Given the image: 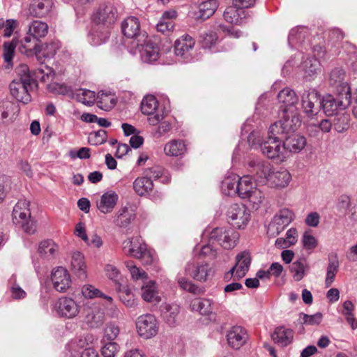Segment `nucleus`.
<instances>
[{
    "label": "nucleus",
    "mask_w": 357,
    "mask_h": 357,
    "mask_svg": "<svg viewBox=\"0 0 357 357\" xmlns=\"http://www.w3.org/2000/svg\"><path fill=\"white\" fill-rule=\"evenodd\" d=\"M201 43L204 49H210L216 43L218 36L215 32H204L201 34Z\"/></svg>",
    "instance_id": "obj_58"
},
{
    "label": "nucleus",
    "mask_w": 357,
    "mask_h": 357,
    "mask_svg": "<svg viewBox=\"0 0 357 357\" xmlns=\"http://www.w3.org/2000/svg\"><path fill=\"white\" fill-rule=\"evenodd\" d=\"M282 138L280 135H272L268 130V136L258 143L262 154L276 162L285 161L289 158V154L284 146Z\"/></svg>",
    "instance_id": "obj_3"
},
{
    "label": "nucleus",
    "mask_w": 357,
    "mask_h": 357,
    "mask_svg": "<svg viewBox=\"0 0 357 357\" xmlns=\"http://www.w3.org/2000/svg\"><path fill=\"white\" fill-rule=\"evenodd\" d=\"M161 311L165 321L169 325H174L177 321L180 307L174 303H165L161 306Z\"/></svg>",
    "instance_id": "obj_40"
},
{
    "label": "nucleus",
    "mask_w": 357,
    "mask_h": 357,
    "mask_svg": "<svg viewBox=\"0 0 357 357\" xmlns=\"http://www.w3.org/2000/svg\"><path fill=\"white\" fill-rule=\"evenodd\" d=\"M38 60L40 63V67L33 71V77H31L36 82L37 79L46 82L52 80L54 76V70L47 65H43V62L40 61V58Z\"/></svg>",
    "instance_id": "obj_42"
},
{
    "label": "nucleus",
    "mask_w": 357,
    "mask_h": 357,
    "mask_svg": "<svg viewBox=\"0 0 357 357\" xmlns=\"http://www.w3.org/2000/svg\"><path fill=\"white\" fill-rule=\"evenodd\" d=\"M323 315L321 312H317L312 315H308L301 312L299 314V321L301 324L318 325L322 320Z\"/></svg>",
    "instance_id": "obj_56"
},
{
    "label": "nucleus",
    "mask_w": 357,
    "mask_h": 357,
    "mask_svg": "<svg viewBox=\"0 0 357 357\" xmlns=\"http://www.w3.org/2000/svg\"><path fill=\"white\" fill-rule=\"evenodd\" d=\"M29 203L25 199L20 200L13 211V221L22 228L24 232L33 234L36 231V223L31 219Z\"/></svg>",
    "instance_id": "obj_4"
},
{
    "label": "nucleus",
    "mask_w": 357,
    "mask_h": 357,
    "mask_svg": "<svg viewBox=\"0 0 357 357\" xmlns=\"http://www.w3.org/2000/svg\"><path fill=\"white\" fill-rule=\"evenodd\" d=\"M328 83L338 94L351 95L350 87L346 79V73L342 68H335L331 70Z\"/></svg>",
    "instance_id": "obj_16"
},
{
    "label": "nucleus",
    "mask_w": 357,
    "mask_h": 357,
    "mask_svg": "<svg viewBox=\"0 0 357 357\" xmlns=\"http://www.w3.org/2000/svg\"><path fill=\"white\" fill-rule=\"evenodd\" d=\"M301 68L304 73V77L310 81L320 72V63L317 59L310 57L303 62Z\"/></svg>",
    "instance_id": "obj_35"
},
{
    "label": "nucleus",
    "mask_w": 357,
    "mask_h": 357,
    "mask_svg": "<svg viewBox=\"0 0 357 357\" xmlns=\"http://www.w3.org/2000/svg\"><path fill=\"white\" fill-rule=\"evenodd\" d=\"M282 113L281 119L272 124L268 130L272 135L284 137L297 129L301 124V121L298 116L294 112L284 109Z\"/></svg>",
    "instance_id": "obj_5"
},
{
    "label": "nucleus",
    "mask_w": 357,
    "mask_h": 357,
    "mask_svg": "<svg viewBox=\"0 0 357 357\" xmlns=\"http://www.w3.org/2000/svg\"><path fill=\"white\" fill-rule=\"evenodd\" d=\"M82 295L86 298H102L109 303L112 302V298L105 295L98 289L91 284L84 285L82 289Z\"/></svg>",
    "instance_id": "obj_50"
},
{
    "label": "nucleus",
    "mask_w": 357,
    "mask_h": 357,
    "mask_svg": "<svg viewBox=\"0 0 357 357\" xmlns=\"http://www.w3.org/2000/svg\"><path fill=\"white\" fill-rule=\"evenodd\" d=\"M271 338L275 343L282 347H286L291 342L294 338V331L291 329L285 328L284 326H279L272 333Z\"/></svg>",
    "instance_id": "obj_33"
},
{
    "label": "nucleus",
    "mask_w": 357,
    "mask_h": 357,
    "mask_svg": "<svg viewBox=\"0 0 357 357\" xmlns=\"http://www.w3.org/2000/svg\"><path fill=\"white\" fill-rule=\"evenodd\" d=\"M351 95L338 94L336 97L327 95L321 99V108L327 116H333L343 112L351 104Z\"/></svg>",
    "instance_id": "obj_6"
},
{
    "label": "nucleus",
    "mask_w": 357,
    "mask_h": 357,
    "mask_svg": "<svg viewBox=\"0 0 357 357\" xmlns=\"http://www.w3.org/2000/svg\"><path fill=\"white\" fill-rule=\"evenodd\" d=\"M146 38H145L144 40H141V41L137 42L132 46L130 52L132 54L139 52L144 63H152L159 58V48L152 42L147 41Z\"/></svg>",
    "instance_id": "obj_10"
},
{
    "label": "nucleus",
    "mask_w": 357,
    "mask_h": 357,
    "mask_svg": "<svg viewBox=\"0 0 357 357\" xmlns=\"http://www.w3.org/2000/svg\"><path fill=\"white\" fill-rule=\"evenodd\" d=\"M340 263L337 254L330 255L328 256V264L326 269V276L325 279V285L329 287L333 283L336 273L338 271Z\"/></svg>",
    "instance_id": "obj_37"
},
{
    "label": "nucleus",
    "mask_w": 357,
    "mask_h": 357,
    "mask_svg": "<svg viewBox=\"0 0 357 357\" xmlns=\"http://www.w3.org/2000/svg\"><path fill=\"white\" fill-rule=\"evenodd\" d=\"M119 351V346L114 342L105 343L101 348V354L104 357H114Z\"/></svg>",
    "instance_id": "obj_62"
},
{
    "label": "nucleus",
    "mask_w": 357,
    "mask_h": 357,
    "mask_svg": "<svg viewBox=\"0 0 357 357\" xmlns=\"http://www.w3.org/2000/svg\"><path fill=\"white\" fill-rule=\"evenodd\" d=\"M133 188L139 195L142 196L153 190V183L152 180H135Z\"/></svg>",
    "instance_id": "obj_51"
},
{
    "label": "nucleus",
    "mask_w": 357,
    "mask_h": 357,
    "mask_svg": "<svg viewBox=\"0 0 357 357\" xmlns=\"http://www.w3.org/2000/svg\"><path fill=\"white\" fill-rule=\"evenodd\" d=\"M57 314L68 319L75 317L79 312V306L72 298L68 297L60 298L55 304Z\"/></svg>",
    "instance_id": "obj_19"
},
{
    "label": "nucleus",
    "mask_w": 357,
    "mask_h": 357,
    "mask_svg": "<svg viewBox=\"0 0 357 357\" xmlns=\"http://www.w3.org/2000/svg\"><path fill=\"white\" fill-rule=\"evenodd\" d=\"M226 337L228 345L231 348L238 350L247 342L248 334L243 327L234 326L227 330Z\"/></svg>",
    "instance_id": "obj_17"
},
{
    "label": "nucleus",
    "mask_w": 357,
    "mask_h": 357,
    "mask_svg": "<svg viewBox=\"0 0 357 357\" xmlns=\"http://www.w3.org/2000/svg\"><path fill=\"white\" fill-rule=\"evenodd\" d=\"M52 6L51 0H34L29 7V13L33 17H41L49 13Z\"/></svg>",
    "instance_id": "obj_32"
},
{
    "label": "nucleus",
    "mask_w": 357,
    "mask_h": 357,
    "mask_svg": "<svg viewBox=\"0 0 357 357\" xmlns=\"http://www.w3.org/2000/svg\"><path fill=\"white\" fill-rule=\"evenodd\" d=\"M125 265L126 268L130 271L132 279L134 280H147L148 275L147 273L137 268L132 261H125Z\"/></svg>",
    "instance_id": "obj_54"
},
{
    "label": "nucleus",
    "mask_w": 357,
    "mask_h": 357,
    "mask_svg": "<svg viewBox=\"0 0 357 357\" xmlns=\"http://www.w3.org/2000/svg\"><path fill=\"white\" fill-rule=\"evenodd\" d=\"M249 174L247 175H227L225 178H268L274 177V178H289L290 174L284 169L275 172L273 171L271 165L267 161H252L248 165Z\"/></svg>",
    "instance_id": "obj_2"
},
{
    "label": "nucleus",
    "mask_w": 357,
    "mask_h": 357,
    "mask_svg": "<svg viewBox=\"0 0 357 357\" xmlns=\"http://www.w3.org/2000/svg\"><path fill=\"white\" fill-rule=\"evenodd\" d=\"M161 177L167 178L168 175L166 174L162 167L154 166L146 170L145 175L142 178H160Z\"/></svg>",
    "instance_id": "obj_61"
},
{
    "label": "nucleus",
    "mask_w": 357,
    "mask_h": 357,
    "mask_svg": "<svg viewBox=\"0 0 357 357\" xmlns=\"http://www.w3.org/2000/svg\"><path fill=\"white\" fill-rule=\"evenodd\" d=\"M135 214L130 211L127 206L122 208L116 214L114 222L119 227L126 228L135 219Z\"/></svg>",
    "instance_id": "obj_39"
},
{
    "label": "nucleus",
    "mask_w": 357,
    "mask_h": 357,
    "mask_svg": "<svg viewBox=\"0 0 357 357\" xmlns=\"http://www.w3.org/2000/svg\"><path fill=\"white\" fill-rule=\"evenodd\" d=\"M18 77L9 85L11 96L17 101L27 104L31 100L30 91L37 84L29 73L26 65H21L17 68Z\"/></svg>",
    "instance_id": "obj_1"
},
{
    "label": "nucleus",
    "mask_w": 357,
    "mask_h": 357,
    "mask_svg": "<svg viewBox=\"0 0 357 357\" xmlns=\"http://www.w3.org/2000/svg\"><path fill=\"white\" fill-rule=\"evenodd\" d=\"M123 250L126 255L143 259L144 263L149 264L152 261L151 253L148 251L146 245L140 237H132L127 238L123 242Z\"/></svg>",
    "instance_id": "obj_7"
},
{
    "label": "nucleus",
    "mask_w": 357,
    "mask_h": 357,
    "mask_svg": "<svg viewBox=\"0 0 357 357\" xmlns=\"http://www.w3.org/2000/svg\"><path fill=\"white\" fill-rule=\"evenodd\" d=\"M218 7V3L216 0L203 1L192 12L193 17L197 20H206L214 14Z\"/></svg>",
    "instance_id": "obj_22"
},
{
    "label": "nucleus",
    "mask_w": 357,
    "mask_h": 357,
    "mask_svg": "<svg viewBox=\"0 0 357 357\" xmlns=\"http://www.w3.org/2000/svg\"><path fill=\"white\" fill-rule=\"evenodd\" d=\"M239 238L238 232L233 229L215 228L209 235V243H217L223 248L229 250L234 248Z\"/></svg>",
    "instance_id": "obj_8"
},
{
    "label": "nucleus",
    "mask_w": 357,
    "mask_h": 357,
    "mask_svg": "<svg viewBox=\"0 0 357 357\" xmlns=\"http://www.w3.org/2000/svg\"><path fill=\"white\" fill-rule=\"evenodd\" d=\"M309 269L310 266L305 258H300L294 261L290 266V271L296 281H301Z\"/></svg>",
    "instance_id": "obj_41"
},
{
    "label": "nucleus",
    "mask_w": 357,
    "mask_h": 357,
    "mask_svg": "<svg viewBox=\"0 0 357 357\" xmlns=\"http://www.w3.org/2000/svg\"><path fill=\"white\" fill-rule=\"evenodd\" d=\"M16 46L17 42L15 40H13L11 43H5L3 45V56L8 68L13 66L12 61L14 56L15 48Z\"/></svg>",
    "instance_id": "obj_53"
},
{
    "label": "nucleus",
    "mask_w": 357,
    "mask_h": 357,
    "mask_svg": "<svg viewBox=\"0 0 357 357\" xmlns=\"http://www.w3.org/2000/svg\"><path fill=\"white\" fill-rule=\"evenodd\" d=\"M141 291L142 298L145 301L154 303H158L160 302L161 298L158 295L156 284L155 282L152 280L149 281L146 284L142 285Z\"/></svg>",
    "instance_id": "obj_34"
},
{
    "label": "nucleus",
    "mask_w": 357,
    "mask_h": 357,
    "mask_svg": "<svg viewBox=\"0 0 357 357\" xmlns=\"http://www.w3.org/2000/svg\"><path fill=\"white\" fill-rule=\"evenodd\" d=\"M195 44V41L192 37L188 34L183 35L174 43L175 54L186 62L190 61V51L192 50Z\"/></svg>",
    "instance_id": "obj_21"
},
{
    "label": "nucleus",
    "mask_w": 357,
    "mask_h": 357,
    "mask_svg": "<svg viewBox=\"0 0 357 357\" xmlns=\"http://www.w3.org/2000/svg\"><path fill=\"white\" fill-rule=\"evenodd\" d=\"M164 153L167 156L183 157L187 153V145L183 139H172L165 144Z\"/></svg>",
    "instance_id": "obj_27"
},
{
    "label": "nucleus",
    "mask_w": 357,
    "mask_h": 357,
    "mask_svg": "<svg viewBox=\"0 0 357 357\" xmlns=\"http://www.w3.org/2000/svg\"><path fill=\"white\" fill-rule=\"evenodd\" d=\"M158 108V102L153 96H145L141 102L142 112L149 116L148 122L151 126H156L164 119L163 112L157 111Z\"/></svg>",
    "instance_id": "obj_12"
},
{
    "label": "nucleus",
    "mask_w": 357,
    "mask_h": 357,
    "mask_svg": "<svg viewBox=\"0 0 357 357\" xmlns=\"http://www.w3.org/2000/svg\"><path fill=\"white\" fill-rule=\"evenodd\" d=\"M119 332L120 330L118 326L113 323H109L104 328L103 338L109 342H113L118 337Z\"/></svg>",
    "instance_id": "obj_63"
},
{
    "label": "nucleus",
    "mask_w": 357,
    "mask_h": 357,
    "mask_svg": "<svg viewBox=\"0 0 357 357\" xmlns=\"http://www.w3.org/2000/svg\"><path fill=\"white\" fill-rule=\"evenodd\" d=\"M278 99L286 106H294L298 102V97L295 91L289 88L281 90L278 95Z\"/></svg>",
    "instance_id": "obj_48"
},
{
    "label": "nucleus",
    "mask_w": 357,
    "mask_h": 357,
    "mask_svg": "<svg viewBox=\"0 0 357 357\" xmlns=\"http://www.w3.org/2000/svg\"><path fill=\"white\" fill-rule=\"evenodd\" d=\"M98 107L105 111L111 109L116 103L114 94L110 92L101 91L97 96Z\"/></svg>",
    "instance_id": "obj_45"
},
{
    "label": "nucleus",
    "mask_w": 357,
    "mask_h": 357,
    "mask_svg": "<svg viewBox=\"0 0 357 357\" xmlns=\"http://www.w3.org/2000/svg\"><path fill=\"white\" fill-rule=\"evenodd\" d=\"M49 26L47 23L40 21L33 20L28 27V33L37 38L38 40L44 38L48 33Z\"/></svg>",
    "instance_id": "obj_43"
},
{
    "label": "nucleus",
    "mask_w": 357,
    "mask_h": 357,
    "mask_svg": "<svg viewBox=\"0 0 357 357\" xmlns=\"http://www.w3.org/2000/svg\"><path fill=\"white\" fill-rule=\"evenodd\" d=\"M136 325L139 335L146 339L155 336L158 331L157 320L151 314L139 317Z\"/></svg>",
    "instance_id": "obj_15"
},
{
    "label": "nucleus",
    "mask_w": 357,
    "mask_h": 357,
    "mask_svg": "<svg viewBox=\"0 0 357 357\" xmlns=\"http://www.w3.org/2000/svg\"><path fill=\"white\" fill-rule=\"evenodd\" d=\"M119 298L127 307H131L135 305L134 294L128 288H123L120 291Z\"/></svg>",
    "instance_id": "obj_64"
},
{
    "label": "nucleus",
    "mask_w": 357,
    "mask_h": 357,
    "mask_svg": "<svg viewBox=\"0 0 357 357\" xmlns=\"http://www.w3.org/2000/svg\"><path fill=\"white\" fill-rule=\"evenodd\" d=\"M250 263L251 257L248 251L245 250L238 253L236 257V264L238 268L235 273V278H243L249 270Z\"/></svg>",
    "instance_id": "obj_31"
},
{
    "label": "nucleus",
    "mask_w": 357,
    "mask_h": 357,
    "mask_svg": "<svg viewBox=\"0 0 357 357\" xmlns=\"http://www.w3.org/2000/svg\"><path fill=\"white\" fill-rule=\"evenodd\" d=\"M250 215L248 211L243 204H231L227 211L228 218L233 222L234 225L239 229L248 224Z\"/></svg>",
    "instance_id": "obj_18"
},
{
    "label": "nucleus",
    "mask_w": 357,
    "mask_h": 357,
    "mask_svg": "<svg viewBox=\"0 0 357 357\" xmlns=\"http://www.w3.org/2000/svg\"><path fill=\"white\" fill-rule=\"evenodd\" d=\"M294 219L292 211L288 208L281 209L269 223L267 234L269 237H275L282 232Z\"/></svg>",
    "instance_id": "obj_11"
},
{
    "label": "nucleus",
    "mask_w": 357,
    "mask_h": 357,
    "mask_svg": "<svg viewBox=\"0 0 357 357\" xmlns=\"http://www.w3.org/2000/svg\"><path fill=\"white\" fill-rule=\"evenodd\" d=\"M18 22L16 20L9 19L5 20L4 19H0V31L2 35L6 37H10L14 30L16 29Z\"/></svg>",
    "instance_id": "obj_52"
},
{
    "label": "nucleus",
    "mask_w": 357,
    "mask_h": 357,
    "mask_svg": "<svg viewBox=\"0 0 357 357\" xmlns=\"http://www.w3.org/2000/svg\"><path fill=\"white\" fill-rule=\"evenodd\" d=\"M301 107L305 116L313 119L321 109V95L314 89L304 91L301 95Z\"/></svg>",
    "instance_id": "obj_9"
},
{
    "label": "nucleus",
    "mask_w": 357,
    "mask_h": 357,
    "mask_svg": "<svg viewBox=\"0 0 357 357\" xmlns=\"http://www.w3.org/2000/svg\"><path fill=\"white\" fill-rule=\"evenodd\" d=\"M73 98L76 99L78 102L88 106L93 105L97 98L94 91L79 89L75 91Z\"/></svg>",
    "instance_id": "obj_46"
},
{
    "label": "nucleus",
    "mask_w": 357,
    "mask_h": 357,
    "mask_svg": "<svg viewBox=\"0 0 357 357\" xmlns=\"http://www.w3.org/2000/svg\"><path fill=\"white\" fill-rule=\"evenodd\" d=\"M121 29L123 35L128 38H133L132 46L137 42L144 40L147 38L146 33L140 32V24L136 17H128L121 23Z\"/></svg>",
    "instance_id": "obj_14"
},
{
    "label": "nucleus",
    "mask_w": 357,
    "mask_h": 357,
    "mask_svg": "<svg viewBox=\"0 0 357 357\" xmlns=\"http://www.w3.org/2000/svg\"><path fill=\"white\" fill-rule=\"evenodd\" d=\"M225 20L231 24H241L245 17V11L235 6L227 7L224 13Z\"/></svg>",
    "instance_id": "obj_38"
},
{
    "label": "nucleus",
    "mask_w": 357,
    "mask_h": 357,
    "mask_svg": "<svg viewBox=\"0 0 357 357\" xmlns=\"http://www.w3.org/2000/svg\"><path fill=\"white\" fill-rule=\"evenodd\" d=\"M349 114L344 112L335 114L331 119L334 129L338 132H342L349 128Z\"/></svg>",
    "instance_id": "obj_47"
},
{
    "label": "nucleus",
    "mask_w": 357,
    "mask_h": 357,
    "mask_svg": "<svg viewBox=\"0 0 357 357\" xmlns=\"http://www.w3.org/2000/svg\"><path fill=\"white\" fill-rule=\"evenodd\" d=\"M107 139V132L105 130L100 129L97 132L89 134V142L91 145H99L103 144Z\"/></svg>",
    "instance_id": "obj_60"
},
{
    "label": "nucleus",
    "mask_w": 357,
    "mask_h": 357,
    "mask_svg": "<svg viewBox=\"0 0 357 357\" xmlns=\"http://www.w3.org/2000/svg\"><path fill=\"white\" fill-rule=\"evenodd\" d=\"M237 195L243 199L247 198L255 188L252 187L250 180H238Z\"/></svg>",
    "instance_id": "obj_57"
},
{
    "label": "nucleus",
    "mask_w": 357,
    "mask_h": 357,
    "mask_svg": "<svg viewBox=\"0 0 357 357\" xmlns=\"http://www.w3.org/2000/svg\"><path fill=\"white\" fill-rule=\"evenodd\" d=\"M109 29L107 26H102L95 24L89 35V41L92 45H100L108 40L109 36Z\"/></svg>",
    "instance_id": "obj_29"
},
{
    "label": "nucleus",
    "mask_w": 357,
    "mask_h": 357,
    "mask_svg": "<svg viewBox=\"0 0 357 357\" xmlns=\"http://www.w3.org/2000/svg\"><path fill=\"white\" fill-rule=\"evenodd\" d=\"M119 197L114 191L105 192L96 202L98 210L103 213H111L116 205Z\"/></svg>",
    "instance_id": "obj_25"
},
{
    "label": "nucleus",
    "mask_w": 357,
    "mask_h": 357,
    "mask_svg": "<svg viewBox=\"0 0 357 357\" xmlns=\"http://www.w3.org/2000/svg\"><path fill=\"white\" fill-rule=\"evenodd\" d=\"M185 272L196 280L206 281L211 274V269L207 264L195 265L188 263L185 267Z\"/></svg>",
    "instance_id": "obj_23"
},
{
    "label": "nucleus",
    "mask_w": 357,
    "mask_h": 357,
    "mask_svg": "<svg viewBox=\"0 0 357 357\" xmlns=\"http://www.w3.org/2000/svg\"><path fill=\"white\" fill-rule=\"evenodd\" d=\"M247 198L248 199L252 208L255 210H257L262 203L264 197L259 190L255 188L254 190L249 194Z\"/></svg>",
    "instance_id": "obj_59"
},
{
    "label": "nucleus",
    "mask_w": 357,
    "mask_h": 357,
    "mask_svg": "<svg viewBox=\"0 0 357 357\" xmlns=\"http://www.w3.org/2000/svg\"><path fill=\"white\" fill-rule=\"evenodd\" d=\"M221 189L222 192L228 196H234L237 195L238 180H222L221 183Z\"/></svg>",
    "instance_id": "obj_55"
},
{
    "label": "nucleus",
    "mask_w": 357,
    "mask_h": 357,
    "mask_svg": "<svg viewBox=\"0 0 357 357\" xmlns=\"http://www.w3.org/2000/svg\"><path fill=\"white\" fill-rule=\"evenodd\" d=\"M17 45H18L19 51L25 54H29L35 52L36 57L39 59L40 56L38 53V47L39 46V41L37 38L26 31V36L20 40H15Z\"/></svg>",
    "instance_id": "obj_24"
},
{
    "label": "nucleus",
    "mask_w": 357,
    "mask_h": 357,
    "mask_svg": "<svg viewBox=\"0 0 357 357\" xmlns=\"http://www.w3.org/2000/svg\"><path fill=\"white\" fill-rule=\"evenodd\" d=\"M53 287L59 292H65L71 285L70 275L65 268L57 267L51 275Z\"/></svg>",
    "instance_id": "obj_20"
},
{
    "label": "nucleus",
    "mask_w": 357,
    "mask_h": 357,
    "mask_svg": "<svg viewBox=\"0 0 357 357\" xmlns=\"http://www.w3.org/2000/svg\"><path fill=\"white\" fill-rule=\"evenodd\" d=\"M71 267L78 278L82 280L86 278L84 258L80 252L76 251L73 252L71 257Z\"/></svg>",
    "instance_id": "obj_36"
},
{
    "label": "nucleus",
    "mask_w": 357,
    "mask_h": 357,
    "mask_svg": "<svg viewBox=\"0 0 357 357\" xmlns=\"http://www.w3.org/2000/svg\"><path fill=\"white\" fill-rule=\"evenodd\" d=\"M190 308L192 311L199 312L202 315H207L212 312L211 301L208 299L196 298L192 301Z\"/></svg>",
    "instance_id": "obj_49"
},
{
    "label": "nucleus",
    "mask_w": 357,
    "mask_h": 357,
    "mask_svg": "<svg viewBox=\"0 0 357 357\" xmlns=\"http://www.w3.org/2000/svg\"><path fill=\"white\" fill-rule=\"evenodd\" d=\"M86 323L91 328H97L101 326L105 321V313L98 306L89 309L86 314Z\"/></svg>",
    "instance_id": "obj_30"
},
{
    "label": "nucleus",
    "mask_w": 357,
    "mask_h": 357,
    "mask_svg": "<svg viewBox=\"0 0 357 357\" xmlns=\"http://www.w3.org/2000/svg\"><path fill=\"white\" fill-rule=\"evenodd\" d=\"M59 246L52 239L42 241L38 245V252L40 257L47 260L54 259L59 254Z\"/></svg>",
    "instance_id": "obj_26"
},
{
    "label": "nucleus",
    "mask_w": 357,
    "mask_h": 357,
    "mask_svg": "<svg viewBox=\"0 0 357 357\" xmlns=\"http://www.w3.org/2000/svg\"><path fill=\"white\" fill-rule=\"evenodd\" d=\"M118 14L116 8L112 4L100 6L93 15V21L96 24L107 26L110 29L117 20Z\"/></svg>",
    "instance_id": "obj_13"
},
{
    "label": "nucleus",
    "mask_w": 357,
    "mask_h": 357,
    "mask_svg": "<svg viewBox=\"0 0 357 357\" xmlns=\"http://www.w3.org/2000/svg\"><path fill=\"white\" fill-rule=\"evenodd\" d=\"M284 138V146L289 155V153L300 152L306 145L305 138L298 134H291Z\"/></svg>",
    "instance_id": "obj_28"
},
{
    "label": "nucleus",
    "mask_w": 357,
    "mask_h": 357,
    "mask_svg": "<svg viewBox=\"0 0 357 357\" xmlns=\"http://www.w3.org/2000/svg\"><path fill=\"white\" fill-rule=\"evenodd\" d=\"M309 31L306 27L298 26L290 31L288 37V42L290 45H295L297 43L302 44L308 37Z\"/></svg>",
    "instance_id": "obj_44"
}]
</instances>
